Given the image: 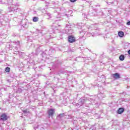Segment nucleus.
<instances>
[{"label": "nucleus", "instance_id": "obj_31", "mask_svg": "<svg viewBox=\"0 0 130 130\" xmlns=\"http://www.w3.org/2000/svg\"><path fill=\"white\" fill-rule=\"evenodd\" d=\"M128 54H129V55H130V50H129L128 51Z\"/></svg>", "mask_w": 130, "mask_h": 130}, {"label": "nucleus", "instance_id": "obj_8", "mask_svg": "<svg viewBox=\"0 0 130 130\" xmlns=\"http://www.w3.org/2000/svg\"><path fill=\"white\" fill-rule=\"evenodd\" d=\"M112 77L114 79L117 80V79H119V78H120V74L118 73H116L112 75Z\"/></svg>", "mask_w": 130, "mask_h": 130}, {"label": "nucleus", "instance_id": "obj_20", "mask_svg": "<svg viewBox=\"0 0 130 130\" xmlns=\"http://www.w3.org/2000/svg\"><path fill=\"white\" fill-rule=\"evenodd\" d=\"M23 91V89L22 88H18L17 89V93H22V91Z\"/></svg>", "mask_w": 130, "mask_h": 130}, {"label": "nucleus", "instance_id": "obj_37", "mask_svg": "<svg viewBox=\"0 0 130 130\" xmlns=\"http://www.w3.org/2000/svg\"><path fill=\"white\" fill-rule=\"evenodd\" d=\"M99 35H101V34H99Z\"/></svg>", "mask_w": 130, "mask_h": 130}, {"label": "nucleus", "instance_id": "obj_34", "mask_svg": "<svg viewBox=\"0 0 130 130\" xmlns=\"http://www.w3.org/2000/svg\"><path fill=\"white\" fill-rule=\"evenodd\" d=\"M50 64L52 65L53 64V63H51Z\"/></svg>", "mask_w": 130, "mask_h": 130}, {"label": "nucleus", "instance_id": "obj_3", "mask_svg": "<svg viewBox=\"0 0 130 130\" xmlns=\"http://www.w3.org/2000/svg\"><path fill=\"white\" fill-rule=\"evenodd\" d=\"M47 113L48 114V118H50V117H53V115H54V113H55V110L53 109H50L48 110Z\"/></svg>", "mask_w": 130, "mask_h": 130}, {"label": "nucleus", "instance_id": "obj_15", "mask_svg": "<svg viewBox=\"0 0 130 130\" xmlns=\"http://www.w3.org/2000/svg\"><path fill=\"white\" fill-rule=\"evenodd\" d=\"M118 34L119 37H122L123 36H124V33L123 31H119Z\"/></svg>", "mask_w": 130, "mask_h": 130}, {"label": "nucleus", "instance_id": "obj_26", "mask_svg": "<svg viewBox=\"0 0 130 130\" xmlns=\"http://www.w3.org/2000/svg\"><path fill=\"white\" fill-rule=\"evenodd\" d=\"M126 25H128V26H130V21H128V22L126 23Z\"/></svg>", "mask_w": 130, "mask_h": 130}, {"label": "nucleus", "instance_id": "obj_2", "mask_svg": "<svg viewBox=\"0 0 130 130\" xmlns=\"http://www.w3.org/2000/svg\"><path fill=\"white\" fill-rule=\"evenodd\" d=\"M85 36H87V37L92 36V37H94L95 36H98V35H97L96 34H94V32H87L86 31L84 30L80 32L79 37L81 39H85V38H84L85 37Z\"/></svg>", "mask_w": 130, "mask_h": 130}, {"label": "nucleus", "instance_id": "obj_7", "mask_svg": "<svg viewBox=\"0 0 130 130\" xmlns=\"http://www.w3.org/2000/svg\"><path fill=\"white\" fill-rule=\"evenodd\" d=\"M84 103H85V100H84V99H80L79 101V103H76L75 104V105L76 106H79H79H81V105H83V104H84Z\"/></svg>", "mask_w": 130, "mask_h": 130}, {"label": "nucleus", "instance_id": "obj_25", "mask_svg": "<svg viewBox=\"0 0 130 130\" xmlns=\"http://www.w3.org/2000/svg\"><path fill=\"white\" fill-rule=\"evenodd\" d=\"M71 3H75V2H77V0H70Z\"/></svg>", "mask_w": 130, "mask_h": 130}, {"label": "nucleus", "instance_id": "obj_36", "mask_svg": "<svg viewBox=\"0 0 130 130\" xmlns=\"http://www.w3.org/2000/svg\"><path fill=\"white\" fill-rule=\"evenodd\" d=\"M5 91H7V89L5 88Z\"/></svg>", "mask_w": 130, "mask_h": 130}, {"label": "nucleus", "instance_id": "obj_38", "mask_svg": "<svg viewBox=\"0 0 130 130\" xmlns=\"http://www.w3.org/2000/svg\"><path fill=\"white\" fill-rule=\"evenodd\" d=\"M92 129H93V130H94V129H94V128H92Z\"/></svg>", "mask_w": 130, "mask_h": 130}, {"label": "nucleus", "instance_id": "obj_19", "mask_svg": "<svg viewBox=\"0 0 130 130\" xmlns=\"http://www.w3.org/2000/svg\"><path fill=\"white\" fill-rule=\"evenodd\" d=\"M13 43H14L15 45H20V42H19V41H17L16 42H13Z\"/></svg>", "mask_w": 130, "mask_h": 130}, {"label": "nucleus", "instance_id": "obj_4", "mask_svg": "<svg viewBox=\"0 0 130 130\" xmlns=\"http://www.w3.org/2000/svg\"><path fill=\"white\" fill-rule=\"evenodd\" d=\"M41 51H42V50L41 49V46L38 45L36 49V52L34 53V52H32L31 54L32 55H38V54H39Z\"/></svg>", "mask_w": 130, "mask_h": 130}, {"label": "nucleus", "instance_id": "obj_33", "mask_svg": "<svg viewBox=\"0 0 130 130\" xmlns=\"http://www.w3.org/2000/svg\"><path fill=\"white\" fill-rule=\"evenodd\" d=\"M48 16H50V14H48Z\"/></svg>", "mask_w": 130, "mask_h": 130}, {"label": "nucleus", "instance_id": "obj_24", "mask_svg": "<svg viewBox=\"0 0 130 130\" xmlns=\"http://www.w3.org/2000/svg\"><path fill=\"white\" fill-rule=\"evenodd\" d=\"M89 15L91 16H95V13H94V12H91L89 13Z\"/></svg>", "mask_w": 130, "mask_h": 130}, {"label": "nucleus", "instance_id": "obj_29", "mask_svg": "<svg viewBox=\"0 0 130 130\" xmlns=\"http://www.w3.org/2000/svg\"><path fill=\"white\" fill-rule=\"evenodd\" d=\"M3 12L2 10H0V15L2 14V12Z\"/></svg>", "mask_w": 130, "mask_h": 130}, {"label": "nucleus", "instance_id": "obj_10", "mask_svg": "<svg viewBox=\"0 0 130 130\" xmlns=\"http://www.w3.org/2000/svg\"><path fill=\"white\" fill-rule=\"evenodd\" d=\"M34 129H36V130H42V129H44V128L43 127L39 125H37V126L36 127H34Z\"/></svg>", "mask_w": 130, "mask_h": 130}, {"label": "nucleus", "instance_id": "obj_32", "mask_svg": "<svg viewBox=\"0 0 130 130\" xmlns=\"http://www.w3.org/2000/svg\"><path fill=\"white\" fill-rule=\"evenodd\" d=\"M15 52H16V53H19V51H15Z\"/></svg>", "mask_w": 130, "mask_h": 130}, {"label": "nucleus", "instance_id": "obj_18", "mask_svg": "<svg viewBox=\"0 0 130 130\" xmlns=\"http://www.w3.org/2000/svg\"><path fill=\"white\" fill-rule=\"evenodd\" d=\"M23 113H30V112L28 110V109H26L23 111Z\"/></svg>", "mask_w": 130, "mask_h": 130}, {"label": "nucleus", "instance_id": "obj_21", "mask_svg": "<svg viewBox=\"0 0 130 130\" xmlns=\"http://www.w3.org/2000/svg\"><path fill=\"white\" fill-rule=\"evenodd\" d=\"M80 126H76L75 127H74V128L73 129V130H79V129H80Z\"/></svg>", "mask_w": 130, "mask_h": 130}, {"label": "nucleus", "instance_id": "obj_12", "mask_svg": "<svg viewBox=\"0 0 130 130\" xmlns=\"http://www.w3.org/2000/svg\"><path fill=\"white\" fill-rule=\"evenodd\" d=\"M75 26H76L75 27L76 28H78V29H82V24L81 23L76 24V25H75Z\"/></svg>", "mask_w": 130, "mask_h": 130}, {"label": "nucleus", "instance_id": "obj_14", "mask_svg": "<svg viewBox=\"0 0 130 130\" xmlns=\"http://www.w3.org/2000/svg\"><path fill=\"white\" fill-rule=\"evenodd\" d=\"M98 97H99V98H100V97H102V98H105L106 95L104 94L101 93L98 94Z\"/></svg>", "mask_w": 130, "mask_h": 130}, {"label": "nucleus", "instance_id": "obj_13", "mask_svg": "<svg viewBox=\"0 0 130 130\" xmlns=\"http://www.w3.org/2000/svg\"><path fill=\"white\" fill-rule=\"evenodd\" d=\"M39 20V18H38V17L37 16H35L33 17V19H32L33 22H38Z\"/></svg>", "mask_w": 130, "mask_h": 130}, {"label": "nucleus", "instance_id": "obj_17", "mask_svg": "<svg viewBox=\"0 0 130 130\" xmlns=\"http://www.w3.org/2000/svg\"><path fill=\"white\" fill-rule=\"evenodd\" d=\"M10 71L11 68H10V67H6L5 68V72H6V73H10Z\"/></svg>", "mask_w": 130, "mask_h": 130}, {"label": "nucleus", "instance_id": "obj_28", "mask_svg": "<svg viewBox=\"0 0 130 130\" xmlns=\"http://www.w3.org/2000/svg\"><path fill=\"white\" fill-rule=\"evenodd\" d=\"M107 4H108V5H111V4H112V3H108V2H107Z\"/></svg>", "mask_w": 130, "mask_h": 130}, {"label": "nucleus", "instance_id": "obj_23", "mask_svg": "<svg viewBox=\"0 0 130 130\" xmlns=\"http://www.w3.org/2000/svg\"><path fill=\"white\" fill-rule=\"evenodd\" d=\"M66 27L67 28H71V25L70 24H66Z\"/></svg>", "mask_w": 130, "mask_h": 130}, {"label": "nucleus", "instance_id": "obj_35", "mask_svg": "<svg viewBox=\"0 0 130 130\" xmlns=\"http://www.w3.org/2000/svg\"><path fill=\"white\" fill-rule=\"evenodd\" d=\"M99 6L98 5H95V7H98Z\"/></svg>", "mask_w": 130, "mask_h": 130}, {"label": "nucleus", "instance_id": "obj_9", "mask_svg": "<svg viewBox=\"0 0 130 130\" xmlns=\"http://www.w3.org/2000/svg\"><path fill=\"white\" fill-rule=\"evenodd\" d=\"M124 112V108H119L117 111L118 114H121Z\"/></svg>", "mask_w": 130, "mask_h": 130}, {"label": "nucleus", "instance_id": "obj_11", "mask_svg": "<svg viewBox=\"0 0 130 130\" xmlns=\"http://www.w3.org/2000/svg\"><path fill=\"white\" fill-rule=\"evenodd\" d=\"M60 20H61V19H58V20H55V23H53V26H56V25H55V24H56L57 27L60 26V25H59V24H58V23H57V21H60Z\"/></svg>", "mask_w": 130, "mask_h": 130}, {"label": "nucleus", "instance_id": "obj_5", "mask_svg": "<svg viewBox=\"0 0 130 130\" xmlns=\"http://www.w3.org/2000/svg\"><path fill=\"white\" fill-rule=\"evenodd\" d=\"M8 118L7 113H3L0 116V121H7Z\"/></svg>", "mask_w": 130, "mask_h": 130}, {"label": "nucleus", "instance_id": "obj_6", "mask_svg": "<svg viewBox=\"0 0 130 130\" xmlns=\"http://www.w3.org/2000/svg\"><path fill=\"white\" fill-rule=\"evenodd\" d=\"M68 41L70 43H74V42H76V39L73 36H70L68 37Z\"/></svg>", "mask_w": 130, "mask_h": 130}, {"label": "nucleus", "instance_id": "obj_22", "mask_svg": "<svg viewBox=\"0 0 130 130\" xmlns=\"http://www.w3.org/2000/svg\"><path fill=\"white\" fill-rule=\"evenodd\" d=\"M64 116V114L62 113V114H60L58 116V117H63Z\"/></svg>", "mask_w": 130, "mask_h": 130}, {"label": "nucleus", "instance_id": "obj_27", "mask_svg": "<svg viewBox=\"0 0 130 130\" xmlns=\"http://www.w3.org/2000/svg\"><path fill=\"white\" fill-rule=\"evenodd\" d=\"M61 63H62V61H60L59 62V64H61Z\"/></svg>", "mask_w": 130, "mask_h": 130}, {"label": "nucleus", "instance_id": "obj_1", "mask_svg": "<svg viewBox=\"0 0 130 130\" xmlns=\"http://www.w3.org/2000/svg\"><path fill=\"white\" fill-rule=\"evenodd\" d=\"M12 2H8V5H12V6L8 7V12L11 13V12H13V14H16V13H18V12H20L21 11V9L20 8H18L20 5H19V3H15L13 2V0H12Z\"/></svg>", "mask_w": 130, "mask_h": 130}, {"label": "nucleus", "instance_id": "obj_16", "mask_svg": "<svg viewBox=\"0 0 130 130\" xmlns=\"http://www.w3.org/2000/svg\"><path fill=\"white\" fill-rule=\"evenodd\" d=\"M119 59L122 61L123 60H124V55H121L119 56Z\"/></svg>", "mask_w": 130, "mask_h": 130}, {"label": "nucleus", "instance_id": "obj_30", "mask_svg": "<svg viewBox=\"0 0 130 130\" xmlns=\"http://www.w3.org/2000/svg\"><path fill=\"white\" fill-rule=\"evenodd\" d=\"M15 48L16 50H18V47H15Z\"/></svg>", "mask_w": 130, "mask_h": 130}]
</instances>
